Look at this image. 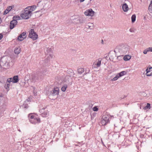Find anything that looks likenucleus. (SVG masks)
Segmentation results:
<instances>
[{
	"instance_id": "39448f33",
	"label": "nucleus",
	"mask_w": 152,
	"mask_h": 152,
	"mask_svg": "<svg viewBox=\"0 0 152 152\" xmlns=\"http://www.w3.org/2000/svg\"><path fill=\"white\" fill-rule=\"evenodd\" d=\"M39 112L43 117H46L49 113L48 110L46 108H42L40 110Z\"/></svg>"
},
{
	"instance_id": "4be33fe9",
	"label": "nucleus",
	"mask_w": 152,
	"mask_h": 152,
	"mask_svg": "<svg viewBox=\"0 0 152 152\" xmlns=\"http://www.w3.org/2000/svg\"><path fill=\"white\" fill-rule=\"evenodd\" d=\"M148 10L150 13H152V4L151 3L149 5Z\"/></svg>"
},
{
	"instance_id": "cd10ccee",
	"label": "nucleus",
	"mask_w": 152,
	"mask_h": 152,
	"mask_svg": "<svg viewBox=\"0 0 152 152\" xmlns=\"http://www.w3.org/2000/svg\"><path fill=\"white\" fill-rule=\"evenodd\" d=\"M93 110L94 111H97L98 110V108L96 107L95 106L93 108Z\"/></svg>"
},
{
	"instance_id": "f704fd0d",
	"label": "nucleus",
	"mask_w": 152,
	"mask_h": 152,
	"mask_svg": "<svg viewBox=\"0 0 152 152\" xmlns=\"http://www.w3.org/2000/svg\"><path fill=\"white\" fill-rule=\"evenodd\" d=\"M130 31L131 32H132V31H131V29H130Z\"/></svg>"
},
{
	"instance_id": "5701e85b",
	"label": "nucleus",
	"mask_w": 152,
	"mask_h": 152,
	"mask_svg": "<svg viewBox=\"0 0 152 152\" xmlns=\"http://www.w3.org/2000/svg\"><path fill=\"white\" fill-rule=\"evenodd\" d=\"M101 60H99V59L97 62L96 65L97 67H99L100 66L101 64Z\"/></svg>"
},
{
	"instance_id": "c756f323",
	"label": "nucleus",
	"mask_w": 152,
	"mask_h": 152,
	"mask_svg": "<svg viewBox=\"0 0 152 152\" xmlns=\"http://www.w3.org/2000/svg\"><path fill=\"white\" fill-rule=\"evenodd\" d=\"M148 48L149 52H152V47H149Z\"/></svg>"
},
{
	"instance_id": "f03ea898",
	"label": "nucleus",
	"mask_w": 152,
	"mask_h": 152,
	"mask_svg": "<svg viewBox=\"0 0 152 152\" xmlns=\"http://www.w3.org/2000/svg\"><path fill=\"white\" fill-rule=\"evenodd\" d=\"M30 122L33 124H35L41 122L40 118L38 115L36 114L30 113L28 115Z\"/></svg>"
},
{
	"instance_id": "a878e982",
	"label": "nucleus",
	"mask_w": 152,
	"mask_h": 152,
	"mask_svg": "<svg viewBox=\"0 0 152 152\" xmlns=\"http://www.w3.org/2000/svg\"><path fill=\"white\" fill-rule=\"evenodd\" d=\"M64 82H69V78L68 76H66L65 78V80H64Z\"/></svg>"
},
{
	"instance_id": "e433bc0d",
	"label": "nucleus",
	"mask_w": 152,
	"mask_h": 152,
	"mask_svg": "<svg viewBox=\"0 0 152 152\" xmlns=\"http://www.w3.org/2000/svg\"><path fill=\"white\" fill-rule=\"evenodd\" d=\"M2 1V0H0V1Z\"/></svg>"
},
{
	"instance_id": "b1692460",
	"label": "nucleus",
	"mask_w": 152,
	"mask_h": 152,
	"mask_svg": "<svg viewBox=\"0 0 152 152\" xmlns=\"http://www.w3.org/2000/svg\"><path fill=\"white\" fill-rule=\"evenodd\" d=\"M120 77L118 76V74H117L113 78V79L112 80L115 81L117 80Z\"/></svg>"
},
{
	"instance_id": "2eb2a0df",
	"label": "nucleus",
	"mask_w": 152,
	"mask_h": 152,
	"mask_svg": "<svg viewBox=\"0 0 152 152\" xmlns=\"http://www.w3.org/2000/svg\"><path fill=\"white\" fill-rule=\"evenodd\" d=\"M131 56L129 55L125 56L123 58L124 60L125 61H128L130 59Z\"/></svg>"
},
{
	"instance_id": "f257e3e1",
	"label": "nucleus",
	"mask_w": 152,
	"mask_h": 152,
	"mask_svg": "<svg viewBox=\"0 0 152 152\" xmlns=\"http://www.w3.org/2000/svg\"><path fill=\"white\" fill-rule=\"evenodd\" d=\"M37 8L35 5L29 6L24 10V12L20 15V17L23 19H27L30 18L32 14V12L34 11Z\"/></svg>"
},
{
	"instance_id": "6e6552de",
	"label": "nucleus",
	"mask_w": 152,
	"mask_h": 152,
	"mask_svg": "<svg viewBox=\"0 0 152 152\" xmlns=\"http://www.w3.org/2000/svg\"><path fill=\"white\" fill-rule=\"evenodd\" d=\"M145 75L148 76H152V67H148L146 70Z\"/></svg>"
},
{
	"instance_id": "1a4fd4ad",
	"label": "nucleus",
	"mask_w": 152,
	"mask_h": 152,
	"mask_svg": "<svg viewBox=\"0 0 152 152\" xmlns=\"http://www.w3.org/2000/svg\"><path fill=\"white\" fill-rule=\"evenodd\" d=\"M17 21L16 20H13L10 23V28L11 29H13L17 25Z\"/></svg>"
},
{
	"instance_id": "ddd939ff",
	"label": "nucleus",
	"mask_w": 152,
	"mask_h": 152,
	"mask_svg": "<svg viewBox=\"0 0 152 152\" xmlns=\"http://www.w3.org/2000/svg\"><path fill=\"white\" fill-rule=\"evenodd\" d=\"M86 28L90 29H92L94 28V24L93 23H89L86 25Z\"/></svg>"
},
{
	"instance_id": "393cba45",
	"label": "nucleus",
	"mask_w": 152,
	"mask_h": 152,
	"mask_svg": "<svg viewBox=\"0 0 152 152\" xmlns=\"http://www.w3.org/2000/svg\"><path fill=\"white\" fill-rule=\"evenodd\" d=\"M151 105L149 103H147V105L145 107V109H146L148 108L150 109V108Z\"/></svg>"
},
{
	"instance_id": "2f4dec72",
	"label": "nucleus",
	"mask_w": 152,
	"mask_h": 152,
	"mask_svg": "<svg viewBox=\"0 0 152 152\" xmlns=\"http://www.w3.org/2000/svg\"><path fill=\"white\" fill-rule=\"evenodd\" d=\"M10 85L9 84H7V87L8 88H9L10 86Z\"/></svg>"
},
{
	"instance_id": "bb28decb",
	"label": "nucleus",
	"mask_w": 152,
	"mask_h": 152,
	"mask_svg": "<svg viewBox=\"0 0 152 152\" xmlns=\"http://www.w3.org/2000/svg\"><path fill=\"white\" fill-rule=\"evenodd\" d=\"M149 52V50H148V48L144 50L143 53L144 54H146L147 52Z\"/></svg>"
},
{
	"instance_id": "f8f14e48",
	"label": "nucleus",
	"mask_w": 152,
	"mask_h": 152,
	"mask_svg": "<svg viewBox=\"0 0 152 152\" xmlns=\"http://www.w3.org/2000/svg\"><path fill=\"white\" fill-rule=\"evenodd\" d=\"M12 9V7L11 6H8L7 9L5 10L4 13V15H5L8 13Z\"/></svg>"
},
{
	"instance_id": "aec40b11",
	"label": "nucleus",
	"mask_w": 152,
	"mask_h": 152,
	"mask_svg": "<svg viewBox=\"0 0 152 152\" xmlns=\"http://www.w3.org/2000/svg\"><path fill=\"white\" fill-rule=\"evenodd\" d=\"M136 16L135 15H133L131 17L132 22V23L134 22L136 20Z\"/></svg>"
},
{
	"instance_id": "9d476101",
	"label": "nucleus",
	"mask_w": 152,
	"mask_h": 152,
	"mask_svg": "<svg viewBox=\"0 0 152 152\" xmlns=\"http://www.w3.org/2000/svg\"><path fill=\"white\" fill-rule=\"evenodd\" d=\"M26 37V33L23 32L19 36L18 40L20 41H23Z\"/></svg>"
},
{
	"instance_id": "c85d7f7f",
	"label": "nucleus",
	"mask_w": 152,
	"mask_h": 152,
	"mask_svg": "<svg viewBox=\"0 0 152 152\" xmlns=\"http://www.w3.org/2000/svg\"><path fill=\"white\" fill-rule=\"evenodd\" d=\"M12 78H8L7 80V81L9 83H10V82H12Z\"/></svg>"
},
{
	"instance_id": "f3484780",
	"label": "nucleus",
	"mask_w": 152,
	"mask_h": 152,
	"mask_svg": "<svg viewBox=\"0 0 152 152\" xmlns=\"http://www.w3.org/2000/svg\"><path fill=\"white\" fill-rule=\"evenodd\" d=\"M78 72L79 74H81L84 72V70L83 68H80L78 69Z\"/></svg>"
},
{
	"instance_id": "20e7f679",
	"label": "nucleus",
	"mask_w": 152,
	"mask_h": 152,
	"mask_svg": "<svg viewBox=\"0 0 152 152\" xmlns=\"http://www.w3.org/2000/svg\"><path fill=\"white\" fill-rule=\"evenodd\" d=\"M29 37L34 40L37 39L38 35L34 31V29H31L29 31Z\"/></svg>"
},
{
	"instance_id": "423d86ee",
	"label": "nucleus",
	"mask_w": 152,
	"mask_h": 152,
	"mask_svg": "<svg viewBox=\"0 0 152 152\" xmlns=\"http://www.w3.org/2000/svg\"><path fill=\"white\" fill-rule=\"evenodd\" d=\"M50 94L53 96L58 95L59 94V88L58 87L54 88L50 92Z\"/></svg>"
},
{
	"instance_id": "a211bd4d",
	"label": "nucleus",
	"mask_w": 152,
	"mask_h": 152,
	"mask_svg": "<svg viewBox=\"0 0 152 152\" xmlns=\"http://www.w3.org/2000/svg\"><path fill=\"white\" fill-rule=\"evenodd\" d=\"M126 74V72L125 71H122L120 73L118 74V75L119 77H121L123 76L124 75H125Z\"/></svg>"
},
{
	"instance_id": "7ed1b4c3",
	"label": "nucleus",
	"mask_w": 152,
	"mask_h": 152,
	"mask_svg": "<svg viewBox=\"0 0 152 152\" xmlns=\"http://www.w3.org/2000/svg\"><path fill=\"white\" fill-rule=\"evenodd\" d=\"M110 116L108 115H104L102 117L101 121V124L103 125H105L110 122Z\"/></svg>"
},
{
	"instance_id": "9b49d317",
	"label": "nucleus",
	"mask_w": 152,
	"mask_h": 152,
	"mask_svg": "<svg viewBox=\"0 0 152 152\" xmlns=\"http://www.w3.org/2000/svg\"><path fill=\"white\" fill-rule=\"evenodd\" d=\"M122 8L123 11L126 12H127L129 10L128 5L126 3H124L122 5Z\"/></svg>"
},
{
	"instance_id": "dca6fc26",
	"label": "nucleus",
	"mask_w": 152,
	"mask_h": 152,
	"mask_svg": "<svg viewBox=\"0 0 152 152\" xmlns=\"http://www.w3.org/2000/svg\"><path fill=\"white\" fill-rule=\"evenodd\" d=\"M14 52L15 54H18L20 52V48H16L15 49Z\"/></svg>"
},
{
	"instance_id": "72a5a7b5",
	"label": "nucleus",
	"mask_w": 152,
	"mask_h": 152,
	"mask_svg": "<svg viewBox=\"0 0 152 152\" xmlns=\"http://www.w3.org/2000/svg\"><path fill=\"white\" fill-rule=\"evenodd\" d=\"M102 44H103V43H103V40H102Z\"/></svg>"
},
{
	"instance_id": "473e14b6",
	"label": "nucleus",
	"mask_w": 152,
	"mask_h": 152,
	"mask_svg": "<svg viewBox=\"0 0 152 152\" xmlns=\"http://www.w3.org/2000/svg\"><path fill=\"white\" fill-rule=\"evenodd\" d=\"M85 0H80V2H82L84 1Z\"/></svg>"
},
{
	"instance_id": "7c9ffc66",
	"label": "nucleus",
	"mask_w": 152,
	"mask_h": 152,
	"mask_svg": "<svg viewBox=\"0 0 152 152\" xmlns=\"http://www.w3.org/2000/svg\"><path fill=\"white\" fill-rule=\"evenodd\" d=\"M3 35L1 34H0V40L2 39Z\"/></svg>"
},
{
	"instance_id": "4468645a",
	"label": "nucleus",
	"mask_w": 152,
	"mask_h": 152,
	"mask_svg": "<svg viewBox=\"0 0 152 152\" xmlns=\"http://www.w3.org/2000/svg\"><path fill=\"white\" fill-rule=\"evenodd\" d=\"M12 80H13V83H16L18 81V76H15L13 77Z\"/></svg>"
},
{
	"instance_id": "412c9836",
	"label": "nucleus",
	"mask_w": 152,
	"mask_h": 152,
	"mask_svg": "<svg viewBox=\"0 0 152 152\" xmlns=\"http://www.w3.org/2000/svg\"><path fill=\"white\" fill-rule=\"evenodd\" d=\"M13 20H20V17L19 16H15L13 18Z\"/></svg>"
},
{
	"instance_id": "0eeeda50",
	"label": "nucleus",
	"mask_w": 152,
	"mask_h": 152,
	"mask_svg": "<svg viewBox=\"0 0 152 152\" xmlns=\"http://www.w3.org/2000/svg\"><path fill=\"white\" fill-rule=\"evenodd\" d=\"M94 12L91 9L86 10L84 12V14L86 16H93L94 15Z\"/></svg>"
},
{
	"instance_id": "c9c22d12",
	"label": "nucleus",
	"mask_w": 152,
	"mask_h": 152,
	"mask_svg": "<svg viewBox=\"0 0 152 152\" xmlns=\"http://www.w3.org/2000/svg\"><path fill=\"white\" fill-rule=\"evenodd\" d=\"M151 3L152 4V1L151 2Z\"/></svg>"
},
{
	"instance_id": "6ab92c4d",
	"label": "nucleus",
	"mask_w": 152,
	"mask_h": 152,
	"mask_svg": "<svg viewBox=\"0 0 152 152\" xmlns=\"http://www.w3.org/2000/svg\"><path fill=\"white\" fill-rule=\"evenodd\" d=\"M67 87V86L66 85H65L63 86L61 88V91L63 92L65 91L66 90Z\"/></svg>"
}]
</instances>
